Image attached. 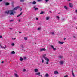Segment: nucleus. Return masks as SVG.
<instances>
[{
  "instance_id": "obj_11",
  "label": "nucleus",
  "mask_w": 77,
  "mask_h": 77,
  "mask_svg": "<svg viewBox=\"0 0 77 77\" xmlns=\"http://www.w3.org/2000/svg\"><path fill=\"white\" fill-rule=\"evenodd\" d=\"M58 74V72L57 71H54V74Z\"/></svg>"
},
{
  "instance_id": "obj_31",
  "label": "nucleus",
  "mask_w": 77,
  "mask_h": 77,
  "mask_svg": "<svg viewBox=\"0 0 77 77\" xmlns=\"http://www.w3.org/2000/svg\"><path fill=\"white\" fill-rule=\"evenodd\" d=\"M22 9H23V8H20V11H22Z\"/></svg>"
},
{
  "instance_id": "obj_23",
  "label": "nucleus",
  "mask_w": 77,
  "mask_h": 77,
  "mask_svg": "<svg viewBox=\"0 0 77 77\" xmlns=\"http://www.w3.org/2000/svg\"><path fill=\"white\" fill-rule=\"evenodd\" d=\"M44 12L43 11H41V13H40V14L41 15V14H44Z\"/></svg>"
},
{
  "instance_id": "obj_28",
  "label": "nucleus",
  "mask_w": 77,
  "mask_h": 77,
  "mask_svg": "<svg viewBox=\"0 0 77 77\" xmlns=\"http://www.w3.org/2000/svg\"><path fill=\"white\" fill-rule=\"evenodd\" d=\"M42 63H44V60H43V59H42Z\"/></svg>"
},
{
  "instance_id": "obj_45",
  "label": "nucleus",
  "mask_w": 77,
  "mask_h": 77,
  "mask_svg": "<svg viewBox=\"0 0 77 77\" xmlns=\"http://www.w3.org/2000/svg\"><path fill=\"white\" fill-rule=\"evenodd\" d=\"M75 12H76V13H77V10H75Z\"/></svg>"
},
{
  "instance_id": "obj_6",
  "label": "nucleus",
  "mask_w": 77,
  "mask_h": 77,
  "mask_svg": "<svg viewBox=\"0 0 77 77\" xmlns=\"http://www.w3.org/2000/svg\"><path fill=\"white\" fill-rule=\"evenodd\" d=\"M69 6L70 8H72L73 7V5L71 3H69Z\"/></svg>"
},
{
  "instance_id": "obj_54",
  "label": "nucleus",
  "mask_w": 77,
  "mask_h": 77,
  "mask_svg": "<svg viewBox=\"0 0 77 77\" xmlns=\"http://www.w3.org/2000/svg\"><path fill=\"white\" fill-rule=\"evenodd\" d=\"M10 29H12V28H10Z\"/></svg>"
},
{
  "instance_id": "obj_5",
  "label": "nucleus",
  "mask_w": 77,
  "mask_h": 77,
  "mask_svg": "<svg viewBox=\"0 0 77 77\" xmlns=\"http://www.w3.org/2000/svg\"><path fill=\"white\" fill-rule=\"evenodd\" d=\"M46 51V49L45 48H42L40 50V51Z\"/></svg>"
},
{
  "instance_id": "obj_37",
  "label": "nucleus",
  "mask_w": 77,
  "mask_h": 77,
  "mask_svg": "<svg viewBox=\"0 0 77 77\" xmlns=\"http://www.w3.org/2000/svg\"><path fill=\"white\" fill-rule=\"evenodd\" d=\"M24 59H26V57H24Z\"/></svg>"
},
{
  "instance_id": "obj_18",
  "label": "nucleus",
  "mask_w": 77,
  "mask_h": 77,
  "mask_svg": "<svg viewBox=\"0 0 77 77\" xmlns=\"http://www.w3.org/2000/svg\"><path fill=\"white\" fill-rule=\"evenodd\" d=\"M64 8H65V9H68V7H66V6H64Z\"/></svg>"
},
{
  "instance_id": "obj_43",
  "label": "nucleus",
  "mask_w": 77,
  "mask_h": 77,
  "mask_svg": "<svg viewBox=\"0 0 77 77\" xmlns=\"http://www.w3.org/2000/svg\"><path fill=\"white\" fill-rule=\"evenodd\" d=\"M38 30H40V28H38Z\"/></svg>"
},
{
  "instance_id": "obj_53",
  "label": "nucleus",
  "mask_w": 77,
  "mask_h": 77,
  "mask_svg": "<svg viewBox=\"0 0 77 77\" xmlns=\"http://www.w3.org/2000/svg\"><path fill=\"white\" fill-rule=\"evenodd\" d=\"M40 76H41V77H42V75H40Z\"/></svg>"
},
{
  "instance_id": "obj_48",
  "label": "nucleus",
  "mask_w": 77,
  "mask_h": 77,
  "mask_svg": "<svg viewBox=\"0 0 77 77\" xmlns=\"http://www.w3.org/2000/svg\"><path fill=\"white\" fill-rule=\"evenodd\" d=\"M3 0H0V2H2Z\"/></svg>"
},
{
  "instance_id": "obj_27",
  "label": "nucleus",
  "mask_w": 77,
  "mask_h": 77,
  "mask_svg": "<svg viewBox=\"0 0 77 77\" xmlns=\"http://www.w3.org/2000/svg\"><path fill=\"white\" fill-rule=\"evenodd\" d=\"M21 2H24V0H20Z\"/></svg>"
},
{
  "instance_id": "obj_4",
  "label": "nucleus",
  "mask_w": 77,
  "mask_h": 77,
  "mask_svg": "<svg viewBox=\"0 0 77 77\" xmlns=\"http://www.w3.org/2000/svg\"><path fill=\"white\" fill-rule=\"evenodd\" d=\"M18 8H20V6H18L16 7H15L13 9V10L14 11L15 10H17V9H18Z\"/></svg>"
},
{
  "instance_id": "obj_30",
  "label": "nucleus",
  "mask_w": 77,
  "mask_h": 77,
  "mask_svg": "<svg viewBox=\"0 0 77 77\" xmlns=\"http://www.w3.org/2000/svg\"><path fill=\"white\" fill-rule=\"evenodd\" d=\"M12 46H14V45H15V44H14V43H12Z\"/></svg>"
},
{
  "instance_id": "obj_55",
  "label": "nucleus",
  "mask_w": 77,
  "mask_h": 77,
  "mask_svg": "<svg viewBox=\"0 0 77 77\" xmlns=\"http://www.w3.org/2000/svg\"><path fill=\"white\" fill-rule=\"evenodd\" d=\"M76 29H77V28H76Z\"/></svg>"
},
{
  "instance_id": "obj_26",
  "label": "nucleus",
  "mask_w": 77,
  "mask_h": 77,
  "mask_svg": "<svg viewBox=\"0 0 77 77\" xmlns=\"http://www.w3.org/2000/svg\"><path fill=\"white\" fill-rule=\"evenodd\" d=\"M46 20H48L49 19V17H46Z\"/></svg>"
},
{
  "instance_id": "obj_15",
  "label": "nucleus",
  "mask_w": 77,
  "mask_h": 77,
  "mask_svg": "<svg viewBox=\"0 0 77 77\" xmlns=\"http://www.w3.org/2000/svg\"><path fill=\"white\" fill-rule=\"evenodd\" d=\"M59 58H60V59H63V57L62 56H59Z\"/></svg>"
},
{
  "instance_id": "obj_51",
  "label": "nucleus",
  "mask_w": 77,
  "mask_h": 77,
  "mask_svg": "<svg viewBox=\"0 0 77 77\" xmlns=\"http://www.w3.org/2000/svg\"><path fill=\"white\" fill-rule=\"evenodd\" d=\"M73 37H74V38H75V36H73Z\"/></svg>"
},
{
  "instance_id": "obj_41",
  "label": "nucleus",
  "mask_w": 77,
  "mask_h": 77,
  "mask_svg": "<svg viewBox=\"0 0 77 77\" xmlns=\"http://www.w3.org/2000/svg\"><path fill=\"white\" fill-rule=\"evenodd\" d=\"M4 62V61H2L1 63H3Z\"/></svg>"
},
{
  "instance_id": "obj_49",
  "label": "nucleus",
  "mask_w": 77,
  "mask_h": 77,
  "mask_svg": "<svg viewBox=\"0 0 77 77\" xmlns=\"http://www.w3.org/2000/svg\"><path fill=\"white\" fill-rule=\"evenodd\" d=\"M68 2H69V1H71V0H68Z\"/></svg>"
},
{
  "instance_id": "obj_25",
  "label": "nucleus",
  "mask_w": 77,
  "mask_h": 77,
  "mask_svg": "<svg viewBox=\"0 0 77 77\" xmlns=\"http://www.w3.org/2000/svg\"><path fill=\"white\" fill-rule=\"evenodd\" d=\"M24 39L25 40H27V37H24Z\"/></svg>"
},
{
  "instance_id": "obj_47",
  "label": "nucleus",
  "mask_w": 77,
  "mask_h": 77,
  "mask_svg": "<svg viewBox=\"0 0 77 77\" xmlns=\"http://www.w3.org/2000/svg\"><path fill=\"white\" fill-rule=\"evenodd\" d=\"M19 33H21V32H19Z\"/></svg>"
},
{
  "instance_id": "obj_33",
  "label": "nucleus",
  "mask_w": 77,
  "mask_h": 77,
  "mask_svg": "<svg viewBox=\"0 0 77 77\" xmlns=\"http://www.w3.org/2000/svg\"><path fill=\"white\" fill-rule=\"evenodd\" d=\"M38 2H42V0H37Z\"/></svg>"
},
{
  "instance_id": "obj_17",
  "label": "nucleus",
  "mask_w": 77,
  "mask_h": 77,
  "mask_svg": "<svg viewBox=\"0 0 77 77\" xmlns=\"http://www.w3.org/2000/svg\"><path fill=\"white\" fill-rule=\"evenodd\" d=\"M45 77H49V75H48V73L46 74Z\"/></svg>"
},
{
  "instance_id": "obj_1",
  "label": "nucleus",
  "mask_w": 77,
  "mask_h": 77,
  "mask_svg": "<svg viewBox=\"0 0 77 77\" xmlns=\"http://www.w3.org/2000/svg\"><path fill=\"white\" fill-rule=\"evenodd\" d=\"M5 14H8V15L9 14L10 15H14L16 13V12L15 11H14V10H12L6 11L5 12Z\"/></svg>"
},
{
  "instance_id": "obj_52",
  "label": "nucleus",
  "mask_w": 77,
  "mask_h": 77,
  "mask_svg": "<svg viewBox=\"0 0 77 77\" xmlns=\"http://www.w3.org/2000/svg\"><path fill=\"white\" fill-rule=\"evenodd\" d=\"M22 48H23V46H22Z\"/></svg>"
},
{
  "instance_id": "obj_36",
  "label": "nucleus",
  "mask_w": 77,
  "mask_h": 77,
  "mask_svg": "<svg viewBox=\"0 0 77 77\" xmlns=\"http://www.w3.org/2000/svg\"><path fill=\"white\" fill-rule=\"evenodd\" d=\"M26 71V69H23V71L24 72V71Z\"/></svg>"
},
{
  "instance_id": "obj_9",
  "label": "nucleus",
  "mask_w": 77,
  "mask_h": 77,
  "mask_svg": "<svg viewBox=\"0 0 77 77\" xmlns=\"http://www.w3.org/2000/svg\"><path fill=\"white\" fill-rule=\"evenodd\" d=\"M33 8L35 9V11H36V10H38V8H36V6H34L33 7Z\"/></svg>"
},
{
  "instance_id": "obj_50",
  "label": "nucleus",
  "mask_w": 77,
  "mask_h": 77,
  "mask_svg": "<svg viewBox=\"0 0 77 77\" xmlns=\"http://www.w3.org/2000/svg\"><path fill=\"white\" fill-rule=\"evenodd\" d=\"M65 39H66V38H64V40H65Z\"/></svg>"
},
{
  "instance_id": "obj_35",
  "label": "nucleus",
  "mask_w": 77,
  "mask_h": 77,
  "mask_svg": "<svg viewBox=\"0 0 77 77\" xmlns=\"http://www.w3.org/2000/svg\"><path fill=\"white\" fill-rule=\"evenodd\" d=\"M64 77H68V75H66V76H64Z\"/></svg>"
},
{
  "instance_id": "obj_38",
  "label": "nucleus",
  "mask_w": 77,
  "mask_h": 77,
  "mask_svg": "<svg viewBox=\"0 0 77 77\" xmlns=\"http://www.w3.org/2000/svg\"><path fill=\"white\" fill-rule=\"evenodd\" d=\"M18 21L19 22H20V21H21V19H19Z\"/></svg>"
},
{
  "instance_id": "obj_40",
  "label": "nucleus",
  "mask_w": 77,
  "mask_h": 77,
  "mask_svg": "<svg viewBox=\"0 0 77 77\" xmlns=\"http://www.w3.org/2000/svg\"><path fill=\"white\" fill-rule=\"evenodd\" d=\"M14 21V20H10V22H11V21Z\"/></svg>"
},
{
  "instance_id": "obj_2",
  "label": "nucleus",
  "mask_w": 77,
  "mask_h": 77,
  "mask_svg": "<svg viewBox=\"0 0 77 77\" xmlns=\"http://www.w3.org/2000/svg\"><path fill=\"white\" fill-rule=\"evenodd\" d=\"M46 56V54H45L43 55V57L44 59L47 61V62H46V64L47 65H48V64L49 63H48V62L50 61V60L49 59H48L47 57H45V56Z\"/></svg>"
},
{
  "instance_id": "obj_42",
  "label": "nucleus",
  "mask_w": 77,
  "mask_h": 77,
  "mask_svg": "<svg viewBox=\"0 0 77 77\" xmlns=\"http://www.w3.org/2000/svg\"><path fill=\"white\" fill-rule=\"evenodd\" d=\"M0 38H2V36H0Z\"/></svg>"
},
{
  "instance_id": "obj_14",
  "label": "nucleus",
  "mask_w": 77,
  "mask_h": 77,
  "mask_svg": "<svg viewBox=\"0 0 77 77\" xmlns=\"http://www.w3.org/2000/svg\"><path fill=\"white\" fill-rule=\"evenodd\" d=\"M1 48H4V49H5V48H6V45H5V47H4L3 46H1Z\"/></svg>"
},
{
  "instance_id": "obj_16",
  "label": "nucleus",
  "mask_w": 77,
  "mask_h": 77,
  "mask_svg": "<svg viewBox=\"0 0 77 77\" xmlns=\"http://www.w3.org/2000/svg\"><path fill=\"white\" fill-rule=\"evenodd\" d=\"M22 14H23V12H21L20 14H19V15H17V17H20V15H22Z\"/></svg>"
},
{
  "instance_id": "obj_13",
  "label": "nucleus",
  "mask_w": 77,
  "mask_h": 77,
  "mask_svg": "<svg viewBox=\"0 0 77 77\" xmlns=\"http://www.w3.org/2000/svg\"><path fill=\"white\" fill-rule=\"evenodd\" d=\"M36 3V2L35 1H34L32 2V4H33V5H35Z\"/></svg>"
},
{
  "instance_id": "obj_22",
  "label": "nucleus",
  "mask_w": 77,
  "mask_h": 77,
  "mask_svg": "<svg viewBox=\"0 0 77 77\" xmlns=\"http://www.w3.org/2000/svg\"><path fill=\"white\" fill-rule=\"evenodd\" d=\"M23 59L22 57H20V61H23Z\"/></svg>"
},
{
  "instance_id": "obj_3",
  "label": "nucleus",
  "mask_w": 77,
  "mask_h": 77,
  "mask_svg": "<svg viewBox=\"0 0 77 77\" xmlns=\"http://www.w3.org/2000/svg\"><path fill=\"white\" fill-rule=\"evenodd\" d=\"M50 47H51V48H53L54 51L56 50V48H54V47L53 46V45H50Z\"/></svg>"
},
{
  "instance_id": "obj_39",
  "label": "nucleus",
  "mask_w": 77,
  "mask_h": 77,
  "mask_svg": "<svg viewBox=\"0 0 77 77\" xmlns=\"http://www.w3.org/2000/svg\"><path fill=\"white\" fill-rule=\"evenodd\" d=\"M45 1L46 2H47L48 1H49V0H45Z\"/></svg>"
},
{
  "instance_id": "obj_44",
  "label": "nucleus",
  "mask_w": 77,
  "mask_h": 77,
  "mask_svg": "<svg viewBox=\"0 0 77 77\" xmlns=\"http://www.w3.org/2000/svg\"><path fill=\"white\" fill-rule=\"evenodd\" d=\"M36 20H38V17H37L36 18Z\"/></svg>"
},
{
  "instance_id": "obj_12",
  "label": "nucleus",
  "mask_w": 77,
  "mask_h": 77,
  "mask_svg": "<svg viewBox=\"0 0 77 77\" xmlns=\"http://www.w3.org/2000/svg\"><path fill=\"white\" fill-rule=\"evenodd\" d=\"M40 74H41L40 72H37L35 73V75H38L39 76H40Z\"/></svg>"
},
{
  "instance_id": "obj_8",
  "label": "nucleus",
  "mask_w": 77,
  "mask_h": 77,
  "mask_svg": "<svg viewBox=\"0 0 77 77\" xmlns=\"http://www.w3.org/2000/svg\"><path fill=\"white\" fill-rule=\"evenodd\" d=\"M63 61H61L59 62V63L60 64V65H63Z\"/></svg>"
},
{
  "instance_id": "obj_10",
  "label": "nucleus",
  "mask_w": 77,
  "mask_h": 77,
  "mask_svg": "<svg viewBox=\"0 0 77 77\" xmlns=\"http://www.w3.org/2000/svg\"><path fill=\"white\" fill-rule=\"evenodd\" d=\"M72 73L73 77H75V75H74V72H73V70H72Z\"/></svg>"
},
{
  "instance_id": "obj_20",
  "label": "nucleus",
  "mask_w": 77,
  "mask_h": 77,
  "mask_svg": "<svg viewBox=\"0 0 77 77\" xmlns=\"http://www.w3.org/2000/svg\"><path fill=\"white\" fill-rule=\"evenodd\" d=\"M35 72H38V70L37 69H35Z\"/></svg>"
},
{
  "instance_id": "obj_21",
  "label": "nucleus",
  "mask_w": 77,
  "mask_h": 77,
  "mask_svg": "<svg viewBox=\"0 0 77 77\" xmlns=\"http://www.w3.org/2000/svg\"><path fill=\"white\" fill-rule=\"evenodd\" d=\"M14 75H15L16 77H18V75H17V74L15 73Z\"/></svg>"
},
{
  "instance_id": "obj_29",
  "label": "nucleus",
  "mask_w": 77,
  "mask_h": 77,
  "mask_svg": "<svg viewBox=\"0 0 77 77\" xmlns=\"http://www.w3.org/2000/svg\"><path fill=\"white\" fill-rule=\"evenodd\" d=\"M12 54H15V52L14 51H13L12 52Z\"/></svg>"
},
{
  "instance_id": "obj_32",
  "label": "nucleus",
  "mask_w": 77,
  "mask_h": 77,
  "mask_svg": "<svg viewBox=\"0 0 77 77\" xmlns=\"http://www.w3.org/2000/svg\"><path fill=\"white\" fill-rule=\"evenodd\" d=\"M56 17L58 18V19H59V17L57 16Z\"/></svg>"
},
{
  "instance_id": "obj_19",
  "label": "nucleus",
  "mask_w": 77,
  "mask_h": 77,
  "mask_svg": "<svg viewBox=\"0 0 77 77\" xmlns=\"http://www.w3.org/2000/svg\"><path fill=\"white\" fill-rule=\"evenodd\" d=\"M9 5V3L8 2H7L5 3L6 6H8V5Z\"/></svg>"
},
{
  "instance_id": "obj_34",
  "label": "nucleus",
  "mask_w": 77,
  "mask_h": 77,
  "mask_svg": "<svg viewBox=\"0 0 77 77\" xmlns=\"http://www.w3.org/2000/svg\"><path fill=\"white\" fill-rule=\"evenodd\" d=\"M12 39L13 40H15L16 39V38H12Z\"/></svg>"
},
{
  "instance_id": "obj_7",
  "label": "nucleus",
  "mask_w": 77,
  "mask_h": 77,
  "mask_svg": "<svg viewBox=\"0 0 77 77\" xmlns=\"http://www.w3.org/2000/svg\"><path fill=\"white\" fill-rule=\"evenodd\" d=\"M58 42L59 43V44H63L64 43V42H62L60 41H58Z\"/></svg>"
},
{
  "instance_id": "obj_46",
  "label": "nucleus",
  "mask_w": 77,
  "mask_h": 77,
  "mask_svg": "<svg viewBox=\"0 0 77 77\" xmlns=\"http://www.w3.org/2000/svg\"><path fill=\"white\" fill-rule=\"evenodd\" d=\"M49 12L50 13H51V11H49Z\"/></svg>"
},
{
  "instance_id": "obj_24",
  "label": "nucleus",
  "mask_w": 77,
  "mask_h": 77,
  "mask_svg": "<svg viewBox=\"0 0 77 77\" xmlns=\"http://www.w3.org/2000/svg\"><path fill=\"white\" fill-rule=\"evenodd\" d=\"M50 33H51V34L52 35H54V32H50Z\"/></svg>"
}]
</instances>
